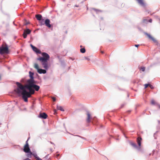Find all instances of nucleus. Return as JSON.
Instances as JSON below:
<instances>
[{"label":"nucleus","instance_id":"obj_33","mask_svg":"<svg viewBox=\"0 0 160 160\" xmlns=\"http://www.w3.org/2000/svg\"><path fill=\"white\" fill-rule=\"evenodd\" d=\"M41 24L42 25H44V23H42V22L41 21Z\"/></svg>","mask_w":160,"mask_h":160},{"label":"nucleus","instance_id":"obj_29","mask_svg":"<svg viewBox=\"0 0 160 160\" xmlns=\"http://www.w3.org/2000/svg\"><path fill=\"white\" fill-rule=\"evenodd\" d=\"M85 58L88 61H89L90 60V59L89 58H87V57H85Z\"/></svg>","mask_w":160,"mask_h":160},{"label":"nucleus","instance_id":"obj_9","mask_svg":"<svg viewBox=\"0 0 160 160\" xmlns=\"http://www.w3.org/2000/svg\"><path fill=\"white\" fill-rule=\"evenodd\" d=\"M30 151L29 145L25 144L23 148V151L25 152H28Z\"/></svg>","mask_w":160,"mask_h":160},{"label":"nucleus","instance_id":"obj_28","mask_svg":"<svg viewBox=\"0 0 160 160\" xmlns=\"http://www.w3.org/2000/svg\"><path fill=\"white\" fill-rule=\"evenodd\" d=\"M149 86L150 87L151 89H153V86L152 85H150V84H149Z\"/></svg>","mask_w":160,"mask_h":160},{"label":"nucleus","instance_id":"obj_31","mask_svg":"<svg viewBox=\"0 0 160 160\" xmlns=\"http://www.w3.org/2000/svg\"><path fill=\"white\" fill-rule=\"evenodd\" d=\"M28 139L26 141L25 144H28V145H29L28 143Z\"/></svg>","mask_w":160,"mask_h":160},{"label":"nucleus","instance_id":"obj_34","mask_svg":"<svg viewBox=\"0 0 160 160\" xmlns=\"http://www.w3.org/2000/svg\"><path fill=\"white\" fill-rule=\"evenodd\" d=\"M56 110H54V114H56Z\"/></svg>","mask_w":160,"mask_h":160},{"label":"nucleus","instance_id":"obj_35","mask_svg":"<svg viewBox=\"0 0 160 160\" xmlns=\"http://www.w3.org/2000/svg\"><path fill=\"white\" fill-rule=\"evenodd\" d=\"M158 107L160 108V105H158Z\"/></svg>","mask_w":160,"mask_h":160},{"label":"nucleus","instance_id":"obj_11","mask_svg":"<svg viewBox=\"0 0 160 160\" xmlns=\"http://www.w3.org/2000/svg\"><path fill=\"white\" fill-rule=\"evenodd\" d=\"M145 34L148 36L149 39L151 40L154 42H156V41L155 39H154L153 37H152L150 34L146 32L145 33Z\"/></svg>","mask_w":160,"mask_h":160},{"label":"nucleus","instance_id":"obj_26","mask_svg":"<svg viewBox=\"0 0 160 160\" xmlns=\"http://www.w3.org/2000/svg\"><path fill=\"white\" fill-rule=\"evenodd\" d=\"M149 86V84H145V85H144L145 88H147Z\"/></svg>","mask_w":160,"mask_h":160},{"label":"nucleus","instance_id":"obj_17","mask_svg":"<svg viewBox=\"0 0 160 160\" xmlns=\"http://www.w3.org/2000/svg\"><path fill=\"white\" fill-rule=\"evenodd\" d=\"M31 31L28 29L24 30V32H25L26 34H29L30 33Z\"/></svg>","mask_w":160,"mask_h":160},{"label":"nucleus","instance_id":"obj_2","mask_svg":"<svg viewBox=\"0 0 160 160\" xmlns=\"http://www.w3.org/2000/svg\"><path fill=\"white\" fill-rule=\"evenodd\" d=\"M35 81L32 82L30 81L29 83L26 84V87H27V89L29 90L28 92L29 93L30 97H31V95L33 94L35 92L34 90L32 88L37 91H38L40 88V87L35 85Z\"/></svg>","mask_w":160,"mask_h":160},{"label":"nucleus","instance_id":"obj_5","mask_svg":"<svg viewBox=\"0 0 160 160\" xmlns=\"http://www.w3.org/2000/svg\"><path fill=\"white\" fill-rule=\"evenodd\" d=\"M34 67L37 69L38 72L39 73L45 74L46 72V71L45 70L39 69L38 64L36 63L34 64Z\"/></svg>","mask_w":160,"mask_h":160},{"label":"nucleus","instance_id":"obj_27","mask_svg":"<svg viewBox=\"0 0 160 160\" xmlns=\"http://www.w3.org/2000/svg\"><path fill=\"white\" fill-rule=\"evenodd\" d=\"M36 160H42L40 158L38 157L36 158Z\"/></svg>","mask_w":160,"mask_h":160},{"label":"nucleus","instance_id":"obj_21","mask_svg":"<svg viewBox=\"0 0 160 160\" xmlns=\"http://www.w3.org/2000/svg\"><path fill=\"white\" fill-rule=\"evenodd\" d=\"M86 50L84 48H82L80 49V52L82 53H84L85 52Z\"/></svg>","mask_w":160,"mask_h":160},{"label":"nucleus","instance_id":"obj_12","mask_svg":"<svg viewBox=\"0 0 160 160\" xmlns=\"http://www.w3.org/2000/svg\"><path fill=\"white\" fill-rule=\"evenodd\" d=\"M141 5L143 6H145V4L143 0H136Z\"/></svg>","mask_w":160,"mask_h":160},{"label":"nucleus","instance_id":"obj_13","mask_svg":"<svg viewBox=\"0 0 160 160\" xmlns=\"http://www.w3.org/2000/svg\"><path fill=\"white\" fill-rule=\"evenodd\" d=\"M142 140V139L141 137H138L137 138V142L139 147H140L141 145V141Z\"/></svg>","mask_w":160,"mask_h":160},{"label":"nucleus","instance_id":"obj_20","mask_svg":"<svg viewBox=\"0 0 160 160\" xmlns=\"http://www.w3.org/2000/svg\"><path fill=\"white\" fill-rule=\"evenodd\" d=\"M130 144L133 147L136 148H137V145L135 143L133 142H130Z\"/></svg>","mask_w":160,"mask_h":160},{"label":"nucleus","instance_id":"obj_15","mask_svg":"<svg viewBox=\"0 0 160 160\" xmlns=\"http://www.w3.org/2000/svg\"><path fill=\"white\" fill-rule=\"evenodd\" d=\"M36 18L38 20H42V16L40 14H37L36 15Z\"/></svg>","mask_w":160,"mask_h":160},{"label":"nucleus","instance_id":"obj_16","mask_svg":"<svg viewBox=\"0 0 160 160\" xmlns=\"http://www.w3.org/2000/svg\"><path fill=\"white\" fill-rule=\"evenodd\" d=\"M28 153L26 154V156L28 158H31L32 155V153L30 151L29 152H27Z\"/></svg>","mask_w":160,"mask_h":160},{"label":"nucleus","instance_id":"obj_30","mask_svg":"<svg viewBox=\"0 0 160 160\" xmlns=\"http://www.w3.org/2000/svg\"><path fill=\"white\" fill-rule=\"evenodd\" d=\"M52 99H53V101L54 102L56 101V98L54 97H53L52 98Z\"/></svg>","mask_w":160,"mask_h":160},{"label":"nucleus","instance_id":"obj_23","mask_svg":"<svg viewBox=\"0 0 160 160\" xmlns=\"http://www.w3.org/2000/svg\"><path fill=\"white\" fill-rule=\"evenodd\" d=\"M145 67H142L140 68V70H141L143 72L145 70Z\"/></svg>","mask_w":160,"mask_h":160},{"label":"nucleus","instance_id":"obj_24","mask_svg":"<svg viewBox=\"0 0 160 160\" xmlns=\"http://www.w3.org/2000/svg\"><path fill=\"white\" fill-rule=\"evenodd\" d=\"M32 155L35 158H37L38 157L37 156V154L36 153H35L32 154Z\"/></svg>","mask_w":160,"mask_h":160},{"label":"nucleus","instance_id":"obj_1","mask_svg":"<svg viewBox=\"0 0 160 160\" xmlns=\"http://www.w3.org/2000/svg\"><path fill=\"white\" fill-rule=\"evenodd\" d=\"M16 84L17 85V88L14 89V91L18 94H21L24 101L27 102L28 101V98L30 97V94L25 89V88H27V87H26V84L24 86L18 82H16Z\"/></svg>","mask_w":160,"mask_h":160},{"label":"nucleus","instance_id":"obj_10","mask_svg":"<svg viewBox=\"0 0 160 160\" xmlns=\"http://www.w3.org/2000/svg\"><path fill=\"white\" fill-rule=\"evenodd\" d=\"M48 117L47 114L44 112L40 113L39 114V117L43 119H46Z\"/></svg>","mask_w":160,"mask_h":160},{"label":"nucleus","instance_id":"obj_39","mask_svg":"<svg viewBox=\"0 0 160 160\" xmlns=\"http://www.w3.org/2000/svg\"><path fill=\"white\" fill-rule=\"evenodd\" d=\"M151 21H152V20H150V22H151Z\"/></svg>","mask_w":160,"mask_h":160},{"label":"nucleus","instance_id":"obj_32","mask_svg":"<svg viewBox=\"0 0 160 160\" xmlns=\"http://www.w3.org/2000/svg\"><path fill=\"white\" fill-rule=\"evenodd\" d=\"M139 46V45H138V44H135V46L136 47H138Z\"/></svg>","mask_w":160,"mask_h":160},{"label":"nucleus","instance_id":"obj_6","mask_svg":"<svg viewBox=\"0 0 160 160\" xmlns=\"http://www.w3.org/2000/svg\"><path fill=\"white\" fill-rule=\"evenodd\" d=\"M29 77L30 78V79L28 80L27 81V84L29 83L31 81L32 82H34V80L33 79V76L34 75V73L33 72H32L31 71L29 72Z\"/></svg>","mask_w":160,"mask_h":160},{"label":"nucleus","instance_id":"obj_40","mask_svg":"<svg viewBox=\"0 0 160 160\" xmlns=\"http://www.w3.org/2000/svg\"><path fill=\"white\" fill-rule=\"evenodd\" d=\"M102 52V53H103V52H102H102Z\"/></svg>","mask_w":160,"mask_h":160},{"label":"nucleus","instance_id":"obj_36","mask_svg":"<svg viewBox=\"0 0 160 160\" xmlns=\"http://www.w3.org/2000/svg\"><path fill=\"white\" fill-rule=\"evenodd\" d=\"M75 6L76 7H78V6H77V5H75Z\"/></svg>","mask_w":160,"mask_h":160},{"label":"nucleus","instance_id":"obj_37","mask_svg":"<svg viewBox=\"0 0 160 160\" xmlns=\"http://www.w3.org/2000/svg\"><path fill=\"white\" fill-rule=\"evenodd\" d=\"M123 106V105H122V106H121V108H122Z\"/></svg>","mask_w":160,"mask_h":160},{"label":"nucleus","instance_id":"obj_7","mask_svg":"<svg viewBox=\"0 0 160 160\" xmlns=\"http://www.w3.org/2000/svg\"><path fill=\"white\" fill-rule=\"evenodd\" d=\"M30 46L33 50L37 53L40 54L41 53V51L36 47L34 46L32 44L30 45Z\"/></svg>","mask_w":160,"mask_h":160},{"label":"nucleus","instance_id":"obj_8","mask_svg":"<svg viewBox=\"0 0 160 160\" xmlns=\"http://www.w3.org/2000/svg\"><path fill=\"white\" fill-rule=\"evenodd\" d=\"M50 20L48 19H46L45 21L44 22V24H45V25L48 28H50L51 27V25L50 24Z\"/></svg>","mask_w":160,"mask_h":160},{"label":"nucleus","instance_id":"obj_19","mask_svg":"<svg viewBox=\"0 0 160 160\" xmlns=\"http://www.w3.org/2000/svg\"><path fill=\"white\" fill-rule=\"evenodd\" d=\"M92 9L95 11L97 13H98L102 12V11L101 10L97 9L95 8H92Z\"/></svg>","mask_w":160,"mask_h":160},{"label":"nucleus","instance_id":"obj_38","mask_svg":"<svg viewBox=\"0 0 160 160\" xmlns=\"http://www.w3.org/2000/svg\"><path fill=\"white\" fill-rule=\"evenodd\" d=\"M59 155V154H57V157H58Z\"/></svg>","mask_w":160,"mask_h":160},{"label":"nucleus","instance_id":"obj_3","mask_svg":"<svg viewBox=\"0 0 160 160\" xmlns=\"http://www.w3.org/2000/svg\"><path fill=\"white\" fill-rule=\"evenodd\" d=\"M42 55L43 57L38 58L37 60L41 62L42 65L45 69H47L48 68V61L49 59V56L48 54L46 52H42Z\"/></svg>","mask_w":160,"mask_h":160},{"label":"nucleus","instance_id":"obj_18","mask_svg":"<svg viewBox=\"0 0 160 160\" xmlns=\"http://www.w3.org/2000/svg\"><path fill=\"white\" fill-rule=\"evenodd\" d=\"M57 108L58 110H61V111H64V109L61 106L57 105Z\"/></svg>","mask_w":160,"mask_h":160},{"label":"nucleus","instance_id":"obj_14","mask_svg":"<svg viewBox=\"0 0 160 160\" xmlns=\"http://www.w3.org/2000/svg\"><path fill=\"white\" fill-rule=\"evenodd\" d=\"M87 121L88 122H90V119H91V115L90 113H88L87 114Z\"/></svg>","mask_w":160,"mask_h":160},{"label":"nucleus","instance_id":"obj_4","mask_svg":"<svg viewBox=\"0 0 160 160\" xmlns=\"http://www.w3.org/2000/svg\"><path fill=\"white\" fill-rule=\"evenodd\" d=\"M9 52L8 47L5 42H3L0 47V54H8Z\"/></svg>","mask_w":160,"mask_h":160},{"label":"nucleus","instance_id":"obj_22","mask_svg":"<svg viewBox=\"0 0 160 160\" xmlns=\"http://www.w3.org/2000/svg\"><path fill=\"white\" fill-rule=\"evenodd\" d=\"M23 36L24 38H26L27 37V34H26V33L25 32H24L23 33Z\"/></svg>","mask_w":160,"mask_h":160},{"label":"nucleus","instance_id":"obj_25","mask_svg":"<svg viewBox=\"0 0 160 160\" xmlns=\"http://www.w3.org/2000/svg\"><path fill=\"white\" fill-rule=\"evenodd\" d=\"M151 103L152 104H155V102L154 100H152L151 101Z\"/></svg>","mask_w":160,"mask_h":160},{"label":"nucleus","instance_id":"obj_41","mask_svg":"<svg viewBox=\"0 0 160 160\" xmlns=\"http://www.w3.org/2000/svg\"><path fill=\"white\" fill-rule=\"evenodd\" d=\"M82 47V46H80V47H81V48Z\"/></svg>","mask_w":160,"mask_h":160}]
</instances>
